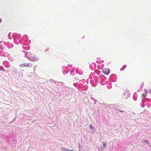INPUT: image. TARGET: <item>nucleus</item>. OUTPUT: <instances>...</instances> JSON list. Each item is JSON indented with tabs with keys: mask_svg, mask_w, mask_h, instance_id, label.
Listing matches in <instances>:
<instances>
[{
	"mask_svg": "<svg viewBox=\"0 0 151 151\" xmlns=\"http://www.w3.org/2000/svg\"><path fill=\"white\" fill-rule=\"evenodd\" d=\"M70 151H74L72 150H70Z\"/></svg>",
	"mask_w": 151,
	"mask_h": 151,
	"instance_id": "obj_11",
	"label": "nucleus"
},
{
	"mask_svg": "<svg viewBox=\"0 0 151 151\" xmlns=\"http://www.w3.org/2000/svg\"><path fill=\"white\" fill-rule=\"evenodd\" d=\"M144 142H145L148 145H149V142L148 141H147L146 140H144Z\"/></svg>",
	"mask_w": 151,
	"mask_h": 151,
	"instance_id": "obj_5",
	"label": "nucleus"
},
{
	"mask_svg": "<svg viewBox=\"0 0 151 151\" xmlns=\"http://www.w3.org/2000/svg\"><path fill=\"white\" fill-rule=\"evenodd\" d=\"M102 72L104 74L108 75L110 73V70L108 68H104L102 69Z\"/></svg>",
	"mask_w": 151,
	"mask_h": 151,
	"instance_id": "obj_3",
	"label": "nucleus"
},
{
	"mask_svg": "<svg viewBox=\"0 0 151 151\" xmlns=\"http://www.w3.org/2000/svg\"><path fill=\"white\" fill-rule=\"evenodd\" d=\"M25 57L31 61H36L38 60L37 57L29 52L27 53L25 55Z\"/></svg>",
	"mask_w": 151,
	"mask_h": 151,
	"instance_id": "obj_1",
	"label": "nucleus"
},
{
	"mask_svg": "<svg viewBox=\"0 0 151 151\" xmlns=\"http://www.w3.org/2000/svg\"><path fill=\"white\" fill-rule=\"evenodd\" d=\"M1 21H2V20H1V19L0 18V23L1 22Z\"/></svg>",
	"mask_w": 151,
	"mask_h": 151,
	"instance_id": "obj_10",
	"label": "nucleus"
},
{
	"mask_svg": "<svg viewBox=\"0 0 151 151\" xmlns=\"http://www.w3.org/2000/svg\"><path fill=\"white\" fill-rule=\"evenodd\" d=\"M103 146L104 147H106V143H103Z\"/></svg>",
	"mask_w": 151,
	"mask_h": 151,
	"instance_id": "obj_7",
	"label": "nucleus"
},
{
	"mask_svg": "<svg viewBox=\"0 0 151 151\" xmlns=\"http://www.w3.org/2000/svg\"><path fill=\"white\" fill-rule=\"evenodd\" d=\"M19 66L20 67H32V64L30 63H24L21 64L19 65Z\"/></svg>",
	"mask_w": 151,
	"mask_h": 151,
	"instance_id": "obj_2",
	"label": "nucleus"
},
{
	"mask_svg": "<svg viewBox=\"0 0 151 151\" xmlns=\"http://www.w3.org/2000/svg\"><path fill=\"white\" fill-rule=\"evenodd\" d=\"M119 111L120 112H123L124 111L122 110H119Z\"/></svg>",
	"mask_w": 151,
	"mask_h": 151,
	"instance_id": "obj_9",
	"label": "nucleus"
},
{
	"mask_svg": "<svg viewBox=\"0 0 151 151\" xmlns=\"http://www.w3.org/2000/svg\"><path fill=\"white\" fill-rule=\"evenodd\" d=\"M147 93V91L146 92V94H142V97H145L146 96Z\"/></svg>",
	"mask_w": 151,
	"mask_h": 151,
	"instance_id": "obj_6",
	"label": "nucleus"
},
{
	"mask_svg": "<svg viewBox=\"0 0 151 151\" xmlns=\"http://www.w3.org/2000/svg\"><path fill=\"white\" fill-rule=\"evenodd\" d=\"M150 147H151V146Z\"/></svg>",
	"mask_w": 151,
	"mask_h": 151,
	"instance_id": "obj_12",
	"label": "nucleus"
},
{
	"mask_svg": "<svg viewBox=\"0 0 151 151\" xmlns=\"http://www.w3.org/2000/svg\"><path fill=\"white\" fill-rule=\"evenodd\" d=\"M90 129H92V125H90Z\"/></svg>",
	"mask_w": 151,
	"mask_h": 151,
	"instance_id": "obj_8",
	"label": "nucleus"
},
{
	"mask_svg": "<svg viewBox=\"0 0 151 151\" xmlns=\"http://www.w3.org/2000/svg\"><path fill=\"white\" fill-rule=\"evenodd\" d=\"M62 150L63 151H69L70 150L69 149L65 148H62Z\"/></svg>",
	"mask_w": 151,
	"mask_h": 151,
	"instance_id": "obj_4",
	"label": "nucleus"
}]
</instances>
